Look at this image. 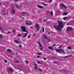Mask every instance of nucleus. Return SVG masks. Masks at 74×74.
<instances>
[{"label": "nucleus", "mask_w": 74, "mask_h": 74, "mask_svg": "<svg viewBox=\"0 0 74 74\" xmlns=\"http://www.w3.org/2000/svg\"><path fill=\"white\" fill-rule=\"evenodd\" d=\"M58 25H57V27H56V25H54L53 28L54 29H55L56 30H58V31H60L61 29L63 27V22L59 21H58Z\"/></svg>", "instance_id": "1"}, {"label": "nucleus", "mask_w": 74, "mask_h": 74, "mask_svg": "<svg viewBox=\"0 0 74 74\" xmlns=\"http://www.w3.org/2000/svg\"><path fill=\"white\" fill-rule=\"evenodd\" d=\"M56 51L58 52H60V53H62L64 54L65 53L64 51H63L62 49H56Z\"/></svg>", "instance_id": "2"}, {"label": "nucleus", "mask_w": 74, "mask_h": 74, "mask_svg": "<svg viewBox=\"0 0 74 74\" xmlns=\"http://www.w3.org/2000/svg\"><path fill=\"white\" fill-rule=\"evenodd\" d=\"M21 29L22 32H24L26 30V27L25 26H22L21 27Z\"/></svg>", "instance_id": "3"}, {"label": "nucleus", "mask_w": 74, "mask_h": 74, "mask_svg": "<svg viewBox=\"0 0 74 74\" xmlns=\"http://www.w3.org/2000/svg\"><path fill=\"white\" fill-rule=\"evenodd\" d=\"M36 27V30H39V25L37 24L35 25Z\"/></svg>", "instance_id": "4"}, {"label": "nucleus", "mask_w": 74, "mask_h": 74, "mask_svg": "<svg viewBox=\"0 0 74 74\" xmlns=\"http://www.w3.org/2000/svg\"><path fill=\"white\" fill-rule=\"evenodd\" d=\"M73 30V28L68 27L66 30L67 31H70V30Z\"/></svg>", "instance_id": "5"}, {"label": "nucleus", "mask_w": 74, "mask_h": 74, "mask_svg": "<svg viewBox=\"0 0 74 74\" xmlns=\"http://www.w3.org/2000/svg\"><path fill=\"white\" fill-rule=\"evenodd\" d=\"M37 44H38V45H39L40 47H42V45H41V43L40 42V41H37Z\"/></svg>", "instance_id": "6"}, {"label": "nucleus", "mask_w": 74, "mask_h": 74, "mask_svg": "<svg viewBox=\"0 0 74 74\" xmlns=\"http://www.w3.org/2000/svg\"><path fill=\"white\" fill-rule=\"evenodd\" d=\"M38 7L39 8H44L42 6H41L40 5H38Z\"/></svg>", "instance_id": "7"}, {"label": "nucleus", "mask_w": 74, "mask_h": 74, "mask_svg": "<svg viewBox=\"0 0 74 74\" xmlns=\"http://www.w3.org/2000/svg\"><path fill=\"white\" fill-rule=\"evenodd\" d=\"M15 12V10L14 9H12V14H14Z\"/></svg>", "instance_id": "8"}, {"label": "nucleus", "mask_w": 74, "mask_h": 74, "mask_svg": "<svg viewBox=\"0 0 74 74\" xmlns=\"http://www.w3.org/2000/svg\"><path fill=\"white\" fill-rule=\"evenodd\" d=\"M27 36V33H26L23 36V38H25V37H26Z\"/></svg>", "instance_id": "9"}, {"label": "nucleus", "mask_w": 74, "mask_h": 74, "mask_svg": "<svg viewBox=\"0 0 74 74\" xmlns=\"http://www.w3.org/2000/svg\"><path fill=\"white\" fill-rule=\"evenodd\" d=\"M68 14V12H63V15H66Z\"/></svg>", "instance_id": "10"}, {"label": "nucleus", "mask_w": 74, "mask_h": 74, "mask_svg": "<svg viewBox=\"0 0 74 74\" xmlns=\"http://www.w3.org/2000/svg\"><path fill=\"white\" fill-rule=\"evenodd\" d=\"M62 5L64 7V8L65 9H66L67 8V7H66V6H65V5H64V4H63V3H62Z\"/></svg>", "instance_id": "11"}, {"label": "nucleus", "mask_w": 74, "mask_h": 74, "mask_svg": "<svg viewBox=\"0 0 74 74\" xmlns=\"http://www.w3.org/2000/svg\"><path fill=\"white\" fill-rule=\"evenodd\" d=\"M48 49H51V50H53V49L52 48V47H48Z\"/></svg>", "instance_id": "12"}, {"label": "nucleus", "mask_w": 74, "mask_h": 74, "mask_svg": "<svg viewBox=\"0 0 74 74\" xmlns=\"http://www.w3.org/2000/svg\"><path fill=\"white\" fill-rule=\"evenodd\" d=\"M14 42H15L16 44H19V41L17 40H15L14 41Z\"/></svg>", "instance_id": "13"}, {"label": "nucleus", "mask_w": 74, "mask_h": 74, "mask_svg": "<svg viewBox=\"0 0 74 74\" xmlns=\"http://www.w3.org/2000/svg\"><path fill=\"white\" fill-rule=\"evenodd\" d=\"M67 18H69V17H65L63 18V19L66 20V19H67Z\"/></svg>", "instance_id": "14"}, {"label": "nucleus", "mask_w": 74, "mask_h": 74, "mask_svg": "<svg viewBox=\"0 0 74 74\" xmlns=\"http://www.w3.org/2000/svg\"><path fill=\"white\" fill-rule=\"evenodd\" d=\"M8 71H10V72H12V71H13V70L12 69L9 68L8 69Z\"/></svg>", "instance_id": "15"}, {"label": "nucleus", "mask_w": 74, "mask_h": 74, "mask_svg": "<svg viewBox=\"0 0 74 74\" xmlns=\"http://www.w3.org/2000/svg\"><path fill=\"white\" fill-rule=\"evenodd\" d=\"M34 69L35 70H37L38 69L37 67V66H35L34 67Z\"/></svg>", "instance_id": "16"}, {"label": "nucleus", "mask_w": 74, "mask_h": 74, "mask_svg": "<svg viewBox=\"0 0 74 74\" xmlns=\"http://www.w3.org/2000/svg\"><path fill=\"white\" fill-rule=\"evenodd\" d=\"M7 51L8 52H11V50L8 49Z\"/></svg>", "instance_id": "17"}, {"label": "nucleus", "mask_w": 74, "mask_h": 74, "mask_svg": "<svg viewBox=\"0 0 74 74\" xmlns=\"http://www.w3.org/2000/svg\"><path fill=\"white\" fill-rule=\"evenodd\" d=\"M24 32H26V33H29V31H28V30H26V29Z\"/></svg>", "instance_id": "18"}, {"label": "nucleus", "mask_w": 74, "mask_h": 74, "mask_svg": "<svg viewBox=\"0 0 74 74\" xmlns=\"http://www.w3.org/2000/svg\"><path fill=\"white\" fill-rule=\"evenodd\" d=\"M37 63H39V64H42V63L40 62V61H38L37 62Z\"/></svg>", "instance_id": "19"}, {"label": "nucleus", "mask_w": 74, "mask_h": 74, "mask_svg": "<svg viewBox=\"0 0 74 74\" xmlns=\"http://www.w3.org/2000/svg\"><path fill=\"white\" fill-rule=\"evenodd\" d=\"M50 14L51 16H53V12L52 11L51 12Z\"/></svg>", "instance_id": "20"}, {"label": "nucleus", "mask_w": 74, "mask_h": 74, "mask_svg": "<svg viewBox=\"0 0 74 74\" xmlns=\"http://www.w3.org/2000/svg\"><path fill=\"white\" fill-rule=\"evenodd\" d=\"M44 38L45 39H47V36L45 35L44 36Z\"/></svg>", "instance_id": "21"}, {"label": "nucleus", "mask_w": 74, "mask_h": 74, "mask_svg": "<svg viewBox=\"0 0 74 74\" xmlns=\"http://www.w3.org/2000/svg\"><path fill=\"white\" fill-rule=\"evenodd\" d=\"M42 4L44 5H48V4H45L43 2H42Z\"/></svg>", "instance_id": "22"}, {"label": "nucleus", "mask_w": 74, "mask_h": 74, "mask_svg": "<svg viewBox=\"0 0 74 74\" xmlns=\"http://www.w3.org/2000/svg\"><path fill=\"white\" fill-rule=\"evenodd\" d=\"M68 49H71V47H67Z\"/></svg>", "instance_id": "23"}, {"label": "nucleus", "mask_w": 74, "mask_h": 74, "mask_svg": "<svg viewBox=\"0 0 74 74\" xmlns=\"http://www.w3.org/2000/svg\"><path fill=\"white\" fill-rule=\"evenodd\" d=\"M15 5H16V8H18L19 7V6L18 5H17L16 4H15Z\"/></svg>", "instance_id": "24"}, {"label": "nucleus", "mask_w": 74, "mask_h": 74, "mask_svg": "<svg viewBox=\"0 0 74 74\" xmlns=\"http://www.w3.org/2000/svg\"><path fill=\"white\" fill-rule=\"evenodd\" d=\"M39 71H41V72H42V70L40 69L39 68H38Z\"/></svg>", "instance_id": "25"}, {"label": "nucleus", "mask_w": 74, "mask_h": 74, "mask_svg": "<svg viewBox=\"0 0 74 74\" xmlns=\"http://www.w3.org/2000/svg\"><path fill=\"white\" fill-rule=\"evenodd\" d=\"M42 32H44V27L42 28Z\"/></svg>", "instance_id": "26"}, {"label": "nucleus", "mask_w": 74, "mask_h": 74, "mask_svg": "<svg viewBox=\"0 0 74 74\" xmlns=\"http://www.w3.org/2000/svg\"><path fill=\"white\" fill-rule=\"evenodd\" d=\"M18 37H21V34H19L18 35Z\"/></svg>", "instance_id": "27"}, {"label": "nucleus", "mask_w": 74, "mask_h": 74, "mask_svg": "<svg viewBox=\"0 0 74 74\" xmlns=\"http://www.w3.org/2000/svg\"><path fill=\"white\" fill-rule=\"evenodd\" d=\"M19 47L20 48H21V47H22V45H19Z\"/></svg>", "instance_id": "28"}, {"label": "nucleus", "mask_w": 74, "mask_h": 74, "mask_svg": "<svg viewBox=\"0 0 74 74\" xmlns=\"http://www.w3.org/2000/svg\"><path fill=\"white\" fill-rule=\"evenodd\" d=\"M69 56H66L64 57V58H68Z\"/></svg>", "instance_id": "29"}, {"label": "nucleus", "mask_w": 74, "mask_h": 74, "mask_svg": "<svg viewBox=\"0 0 74 74\" xmlns=\"http://www.w3.org/2000/svg\"><path fill=\"white\" fill-rule=\"evenodd\" d=\"M23 14H27V13H25L24 12H22V13Z\"/></svg>", "instance_id": "30"}, {"label": "nucleus", "mask_w": 74, "mask_h": 74, "mask_svg": "<svg viewBox=\"0 0 74 74\" xmlns=\"http://www.w3.org/2000/svg\"><path fill=\"white\" fill-rule=\"evenodd\" d=\"M25 62L26 63H27V64H29V62L27 60H26Z\"/></svg>", "instance_id": "31"}, {"label": "nucleus", "mask_w": 74, "mask_h": 74, "mask_svg": "<svg viewBox=\"0 0 74 74\" xmlns=\"http://www.w3.org/2000/svg\"><path fill=\"white\" fill-rule=\"evenodd\" d=\"M38 55H41V53H38Z\"/></svg>", "instance_id": "32"}, {"label": "nucleus", "mask_w": 74, "mask_h": 74, "mask_svg": "<svg viewBox=\"0 0 74 74\" xmlns=\"http://www.w3.org/2000/svg\"><path fill=\"white\" fill-rule=\"evenodd\" d=\"M11 33L10 32L8 31V33L7 34H10V33Z\"/></svg>", "instance_id": "33"}, {"label": "nucleus", "mask_w": 74, "mask_h": 74, "mask_svg": "<svg viewBox=\"0 0 74 74\" xmlns=\"http://www.w3.org/2000/svg\"><path fill=\"white\" fill-rule=\"evenodd\" d=\"M62 3H61V4H60L59 5L60 7H62V6H63L62 5Z\"/></svg>", "instance_id": "34"}, {"label": "nucleus", "mask_w": 74, "mask_h": 74, "mask_svg": "<svg viewBox=\"0 0 74 74\" xmlns=\"http://www.w3.org/2000/svg\"><path fill=\"white\" fill-rule=\"evenodd\" d=\"M14 63H18V61H15V62H14Z\"/></svg>", "instance_id": "35"}, {"label": "nucleus", "mask_w": 74, "mask_h": 74, "mask_svg": "<svg viewBox=\"0 0 74 74\" xmlns=\"http://www.w3.org/2000/svg\"><path fill=\"white\" fill-rule=\"evenodd\" d=\"M3 37L2 36V35H0V38H2Z\"/></svg>", "instance_id": "36"}, {"label": "nucleus", "mask_w": 74, "mask_h": 74, "mask_svg": "<svg viewBox=\"0 0 74 74\" xmlns=\"http://www.w3.org/2000/svg\"><path fill=\"white\" fill-rule=\"evenodd\" d=\"M35 65H34V66H37V65L36 63H35Z\"/></svg>", "instance_id": "37"}, {"label": "nucleus", "mask_w": 74, "mask_h": 74, "mask_svg": "<svg viewBox=\"0 0 74 74\" xmlns=\"http://www.w3.org/2000/svg\"><path fill=\"white\" fill-rule=\"evenodd\" d=\"M49 1L50 3H52V0H49Z\"/></svg>", "instance_id": "38"}, {"label": "nucleus", "mask_w": 74, "mask_h": 74, "mask_svg": "<svg viewBox=\"0 0 74 74\" xmlns=\"http://www.w3.org/2000/svg\"><path fill=\"white\" fill-rule=\"evenodd\" d=\"M54 62L55 64H56V63H57V62L56 61H54Z\"/></svg>", "instance_id": "39"}, {"label": "nucleus", "mask_w": 74, "mask_h": 74, "mask_svg": "<svg viewBox=\"0 0 74 74\" xmlns=\"http://www.w3.org/2000/svg\"><path fill=\"white\" fill-rule=\"evenodd\" d=\"M48 20V19H47L46 20L45 19L44 20V22H45L46 21H47Z\"/></svg>", "instance_id": "40"}, {"label": "nucleus", "mask_w": 74, "mask_h": 74, "mask_svg": "<svg viewBox=\"0 0 74 74\" xmlns=\"http://www.w3.org/2000/svg\"><path fill=\"white\" fill-rule=\"evenodd\" d=\"M60 8H61V10H62V9H63V7H62V6H61V7H60Z\"/></svg>", "instance_id": "41"}, {"label": "nucleus", "mask_w": 74, "mask_h": 74, "mask_svg": "<svg viewBox=\"0 0 74 74\" xmlns=\"http://www.w3.org/2000/svg\"><path fill=\"white\" fill-rule=\"evenodd\" d=\"M26 25H29V23H26Z\"/></svg>", "instance_id": "42"}, {"label": "nucleus", "mask_w": 74, "mask_h": 74, "mask_svg": "<svg viewBox=\"0 0 74 74\" xmlns=\"http://www.w3.org/2000/svg\"><path fill=\"white\" fill-rule=\"evenodd\" d=\"M5 63H7V60H5Z\"/></svg>", "instance_id": "43"}, {"label": "nucleus", "mask_w": 74, "mask_h": 74, "mask_svg": "<svg viewBox=\"0 0 74 74\" xmlns=\"http://www.w3.org/2000/svg\"><path fill=\"white\" fill-rule=\"evenodd\" d=\"M2 29H2V28H1V27H0V30H2Z\"/></svg>", "instance_id": "44"}, {"label": "nucleus", "mask_w": 74, "mask_h": 74, "mask_svg": "<svg viewBox=\"0 0 74 74\" xmlns=\"http://www.w3.org/2000/svg\"><path fill=\"white\" fill-rule=\"evenodd\" d=\"M30 35H29L28 36V37H27V38H30Z\"/></svg>", "instance_id": "45"}, {"label": "nucleus", "mask_w": 74, "mask_h": 74, "mask_svg": "<svg viewBox=\"0 0 74 74\" xmlns=\"http://www.w3.org/2000/svg\"><path fill=\"white\" fill-rule=\"evenodd\" d=\"M71 56H72V55H69L68 56H69V57H70Z\"/></svg>", "instance_id": "46"}, {"label": "nucleus", "mask_w": 74, "mask_h": 74, "mask_svg": "<svg viewBox=\"0 0 74 74\" xmlns=\"http://www.w3.org/2000/svg\"><path fill=\"white\" fill-rule=\"evenodd\" d=\"M55 45H56V44H54L53 45V47H55Z\"/></svg>", "instance_id": "47"}, {"label": "nucleus", "mask_w": 74, "mask_h": 74, "mask_svg": "<svg viewBox=\"0 0 74 74\" xmlns=\"http://www.w3.org/2000/svg\"><path fill=\"white\" fill-rule=\"evenodd\" d=\"M37 58H40L41 57L39 56H37Z\"/></svg>", "instance_id": "48"}, {"label": "nucleus", "mask_w": 74, "mask_h": 74, "mask_svg": "<svg viewBox=\"0 0 74 74\" xmlns=\"http://www.w3.org/2000/svg\"><path fill=\"white\" fill-rule=\"evenodd\" d=\"M4 11H5V9H3V10H2V11H3V12Z\"/></svg>", "instance_id": "49"}, {"label": "nucleus", "mask_w": 74, "mask_h": 74, "mask_svg": "<svg viewBox=\"0 0 74 74\" xmlns=\"http://www.w3.org/2000/svg\"><path fill=\"white\" fill-rule=\"evenodd\" d=\"M44 60H47V59L46 58H44Z\"/></svg>", "instance_id": "50"}, {"label": "nucleus", "mask_w": 74, "mask_h": 74, "mask_svg": "<svg viewBox=\"0 0 74 74\" xmlns=\"http://www.w3.org/2000/svg\"><path fill=\"white\" fill-rule=\"evenodd\" d=\"M32 25V23H30L29 24V25Z\"/></svg>", "instance_id": "51"}, {"label": "nucleus", "mask_w": 74, "mask_h": 74, "mask_svg": "<svg viewBox=\"0 0 74 74\" xmlns=\"http://www.w3.org/2000/svg\"><path fill=\"white\" fill-rule=\"evenodd\" d=\"M15 31V30H14L12 32H14Z\"/></svg>", "instance_id": "52"}, {"label": "nucleus", "mask_w": 74, "mask_h": 74, "mask_svg": "<svg viewBox=\"0 0 74 74\" xmlns=\"http://www.w3.org/2000/svg\"><path fill=\"white\" fill-rule=\"evenodd\" d=\"M42 49H43V48H41L40 49V50H42Z\"/></svg>", "instance_id": "53"}, {"label": "nucleus", "mask_w": 74, "mask_h": 74, "mask_svg": "<svg viewBox=\"0 0 74 74\" xmlns=\"http://www.w3.org/2000/svg\"><path fill=\"white\" fill-rule=\"evenodd\" d=\"M36 35V34H34L33 35V36H34Z\"/></svg>", "instance_id": "54"}, {"label": "nucleus", "mask_w": 74, "mask_h": 74, "mask_svg": "<svg viewBox=\"0 0 74 74\" xmlns=\"http://www.w3.org/2000/svg\"><path fill=\"white\" fill-rule=\"evenodd\" d=\"M48 34L49 35H50V32H48Z\"/></svg>", "instance_id": "55"}, {"label": "nucleus", "mask_w": 74, "mask_h": 74, "mask_svg": "<svg viewBox=\"0 0 74 74\" xmlns=\"http://www.w3.org/2000/svg\"><path fill=\"white\" fill-rule=\"evenodd\" d=\"M30 29H33V27H30Z\"/></svg>", "instance_id": "56"}, {"label": "nucleus", "mask_w": 74, "mask_h": 74, "mask_svg": "<svg viewBox=\"0 0 74 74\" xmlns=\"http://www.w3.org/2000/svg\"><path fill=\"white\" fill-rule=\"evenodd\" d=\"M14 1H18L17 0H14Z\"/></svg>", "instance_id": "57"}, {"label": "nucleus", "mask_w": 74, "mask_h": 74, "mask_svg": "<svg viewBox=\"0 0 74 74\" xmlns=\"http://www.w3.org/2000/svg\"><path fill=\"white\" fill-rule=\"evenodd\" d=\"M62 47L61 46H60L59 47H58V48H60V47Z\"/></svg>", "instance_id": "58"}, {"label": "nucleus", "mask_w": 74, "mask_h": 74, "mask_svg": "<svg viewBox=\"0 0 74 74\" xmlns=\"http://www.w3.org/2000/svg\"><path fill=\"white\" fill-rule=\"evenodd\" d=\"M47 40H49V38H47Z\"/></svg>", "instance_id": "59"}, {"label": "nucleus", "mask_w": 74, "mask_h": 74, "mask_svg": "<svg viewBox=\"0 0 74 74\" xmlns=\"http://www.w3.org/2000/svg\"><path fill=\"white\" fill-rule=\"evenodd\" d=\"M23 19H25V18H23Z\"/></svg>", "instance_id": "60"}, {"label": "nucleus", "mask_w": 74, "mask_h": 74, "mask_svg": "<svg viewBox=\"0 0 74 74\" xmlns=\"http://www.w3.org/2000/svg\"><path fill=\"white\" fill-rule=\"evenodd\" d=\"M52 33H53V32H51V34Z\"/></svg>", "instance_id": "61"}, {"label": "nucleus", "mask_w": 74, "mask_h": 74, "mask_svg": "<svg viewBox=\"0 0 74 74\" xmlns=\"http://www.w3.org/2000/svg\"><path fill=\"white\" fill-rule=\"evenodd\" d=\"M35 64V62H33Z\"/></svg>", "instance_id": "62"}, {"label": "nucleus", "mask_w": 74, "mask_h": 74, "mask_svg": "<svg viewBox=\"0 0 74 74\" xmlns=\"http://www.w3.org/2000/svg\"><path fill=\"white\" fill-rule=\"evenodd\" d=\"M0 5H1V3H0Z\"/></svg>", "instance_id": "63"}, {"label": "nucleus", "mask_w": 74, "mask_h": 74, "mask_svg": "<svg viewBox=\"0 0 74 74\" xmlns=\"http://www.w3.org/2000/svg\"><path fill=\"white\" fill-rule=\"evenodd\" d=\"M49 40L48 41V42H49Z\"/></svg>", "instance_id": "64"}]
</instances>
